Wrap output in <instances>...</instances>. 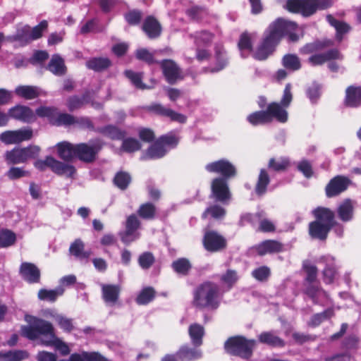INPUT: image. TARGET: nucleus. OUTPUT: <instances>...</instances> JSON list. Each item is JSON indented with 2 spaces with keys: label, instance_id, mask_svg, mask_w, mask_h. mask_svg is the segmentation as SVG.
Segmentation results:
<instances>
[{
  "label": "nucleus",
  "instance_id": "f03ea898",
  "mask_svg": "<svg viewBox=\"0 0 361 361\" xmlns=\"http://www.w3.org/2000/svg\"><path fill=\"white\" fill-rule=\"evenodd\" d=\"M312 214L315 220L309 224V235L313 239L326 240L337 224L336 213L329 207L319 206L312 211Z\"/></svg>",
  "mask_w": 361,
  "mask_h": 361
},
{
  "label": "nucleus",
  "instance_id": "2f4dec72",
  "mask_svg": "<svg viewBox=\"0 0 361 361\" xmlns=\"http://www.w3.org/2000/svg\"><path fill=\"white\" fill-rule=\"evenodd\" d=\"M15 94L26 100H32L41 95V90L37 86L19 85L16 88Z\"/></svg>",
  "mask_w": 361,
  "mask_h": 361
},
{
  "label": "nucleus",
  "instance_id": "9d476101",
  "mask_svg": "<svg viewBox=\"0 0 361 361\" xmlns=\"http://www.w3.org/2000/svg\"><path fill=\"white\" fill-rule=\"evenodd\" d=\"M211 197L216 202L224 205L229 204L232 193L230 190L228 180L216 177L211 182Z\"/></svg>",
  "mask_w": 361,
  "mask_h": 361
},
{
  "label": "nucleus",
  "instance_id": "0eeeda50",
  "mask_svg": "<svg viewBox=\"0 0 361 361\" xmlns=\"http://www.w3.org/2000/svg\"><path fill=\"white\" fill-rule=\"evenodd\" d=\"M34 166L40 171H44L49 168L57 175L66 176L68 178H73L77 171L74 166L61 162L51 156L46 157L45 159H37Z\"/></svg>",
  "mask_w": 361,
  "mask_h": 361
},
{
  "label": "nucleus",
  "instance_id": "c756f323",
  "mask_svg": "<svg viewBox=\"0 0 361 361\" xmlns=\"http://www.w3.org/2000/svg\"><path fill=\"white\" fill-rule=\"evenodd\" d=\"M120 291L118 285H102V300L106 304L115 305L119 298Z\"/></svg>",
  "mask_w": 361,
  "mask_h": 361
},
{
  "label": "nucleus",
  "instance_id": "20e7f679",
  "mask_svg": "<svg viewBox=\"0 0 361 361\" xmlns=\"http://www.w3.org/2000/svg\"><path fill=\"white\" fill-rule=\"evenodd\" d=\"M25 320L28 325L21 328V335L30 341H36L41 336H49V340L44 341L43 344L50 346L54 344L56 339L55 329L53 324L43 319L27 315Z\"/></svg>",
  "mask_w": 361,
  "mask_h": 361
},
{
  "label": "nucleus",
  "instance_id": "0e129e2a",
  "mask_svg": "<svg viewBox=\"0 0 361 361\" xmlns=\"http://www.w3.org/2000/svg\"><path fill=\"white\" fill-rule=\"evenodd\" d=\"M322 290V288L319 283L312 282L311 283H307L306 285V287L304 289V293L306 295L312 298V301L317 304L318 300V294Z\"/></svg>",
  "mask_w": 361,
  "mask_h": 361
},
{
  "label": "nucleus",
  "instance_id": "5fc2aeb1",
  "mask_svg": "<svg viewBox=\"0 0 361 361\" xmlns=\"http://www.w3.org/2000/svg\"><path fill=\"white\" fill-rule=\"evenodd\" d=\"M282 64L286 68L292 71L301 69L302 64L300 58L295 54H286L282 59Z\"/></svg>",
  "mask_w": 361,
  "mask_h": 361
},
{
  "label": "nucleus",
  "instance_id": "3c124183",
  "mask_svg": "<svg viewBox=\"0 0 361 361\" xmlns=\"http://www.w3.org/2000/svg\"><path fill=\"white\" fill-rule=\"evenodd\" d=\"M247 120L254 126L270 123L267 110L255 111L247 117Z\"/></svg>",
  "mask_w": 361,
  "mask_h": 361
},
{
  "label": "nucleus",
  "instance_id": "a19ab883",
  "mask_svg": "<svg viewBox=\"0 0 361 361\" xmlns=\"http://www.w3.org/2000/svg\"><path fill=\"white\" fill-rule=\"evenodd\" d=\"M64 294V288L59 286L56 289H39L38 298L42 301L55 302L56 300Z\"/></svg>",
  "mask_w": 361,
  "mask_h": 361
},
{
  "label": "nucleus",
  "instance_id": "69168bd1",
  "mask_svg": "<svg viewBox=\"0 0 361 361\" xmlns=\"http://www.w3.org/2000/svg\"><path fill=\"white\" fill-rule=\"evenodd\" d=\"M252 276L257 281H267L271 276V269L268 266L263 265L255 269L252 271Z\"/></svg>",
  "mask_w": 361,
  "mask_h": 361
},
{
  "label": "nucleus",
  "instance_id": "412c9836",
  "mask_svg": "<svg viewBox=\"0 0 361 361\" xmlns=\"http://www.w3.org/2000/svg\"><path fill=\"white\" fill-rule=\"evenodd\" d=\"M8 111L10 118L23 123H30L36 120L35 114L29 106L18 104Z\"/></svg>",
  "mask_w": 361,
  "mask_h": 361
},
{
  "label": "nucleus",
  "instance_id": "4d7b16f0",
  "mask_svg": "<svg viewBox=\"0 0 361 361\" xmlns=\"http://www.w3.org/2000/svg\"><path fill=\"white\" fill-rule=\"evenodd\" d=\"M141 148V143L134 137H125L122 140L121 149L125 152L133 153L140 150Z\"/></svg>",
  "mask_w": 361,
  "mask_h": 361
},
{
  "label": "nucleus",
  "instance_id": "bb28decb",
  "mask_svg": "<svg viewBox=\"0 0 361 361\" xmlns=\"http://www.w3.org/2000/svg\"><path fill=\"white\" fill-rule=\"evenodd\" d=\"M180 361H196L202 358V353L198 348L183 345L176 353Z\"/></svg>",
  "mask_w": 361,
  "mask_h": 361
},
{
  "label": "nucleus",
  "instance_id": "a18cd8bd",
  "mask_svg": "<svg viewBox=\"0 0 361 361\" xmlns=\"http://www.w3.org/2000/svg\"><path fill=\"white\" fill-rule=\"evenodd\" d=\"M124 75L128 78L131 84L138 90H148L151 87L146 85L142 82L143 73L134 72L131 70H126L124 71Z\"/></svg>",
  "mask_w": 361,
  "mask_h": 361
},
{
  "label": "nucleus",
  "instance_id": "49530a36",
  "mask_svg": "<svg viewBox=\"0 0 361 361\" xmlns=\"http://www.w3.org/2000/svg\"><path fill=\"white\" fill-rule=\"evenodd\" d=\"M59 110L54 106H40L36 109V115L40 118H47L50 124L55 125Z\"/></svg>",
  "mask_w": 361,
  "mask_h": 361
},
{
  "label": "nucleus",
  "instance_id": "6ab92c4d",
  "mask_svg": "<svg viewBox=\"0 0 361 361\" xmlns=\"http://www.w3.org/2000/svg\"><path fill=\"white\" fill-rule=\"evenodd\" d=\"M20 274L22 279L30 284L39 283L41 279V271L34 263L24 262L20 264Z\"/></svg>",
  "mask_w": 361,
  "mask_h": 361
},
{
  "label": "nucleus",
  "instance_id": "f704fd0d",
  "mask_svg": "<svg viewBox=\"0 0 361 361\" xmlns=\"http://www.w3.org/2000/svg\"><path fill=\"white\" fill-rule=\"evenodd\" d=\"M226 214V209L220 204H214L207 207L201 215L202 219H223Z\"/></svg>",
  "mask_w": 361,
  "mask_h": 361
},
{
  "label": "nucleus",
  "instance_id": "79ce46f5",
  "mask_svg": "<svg viewBox=\"0 0 361 361\" xmlns=\"http://www.w3.org/2000/svg\"><path fill=\"white\" fill-rule=\"evenodd\" d=\"M137 214L142 219L152 220L157 215V207L150 202L142 203L139 206Z\"/></svg>",
  "mask_w": 361,
  "mask_h": 361
},
{
  "label": "nucleus",
  "instance_id": "473e14b6",
  "mask_svg": "<svg viewBox=\"0 0 361 361\" xmlns=\"http://www.w3.org/2000/svg\"><path fill=\"white\" fill-rule=\"evenodd\" d=\"M327 20L336 30V40L338 42H341L343 40V36L348 34L350 30V25L345 22L340 21V20H337V18L331 16V14L327 16Z\"/></svg>",
  "mask_w": 361,
  "mask_h": 361
},
{
  "label": "nucleus",
  "instance_id": "4be33fe9",
  "mask_svg": "<svg viewBox=\"0 0 361 361\" xmlns=\"http://www.w3.org/2000/svg\"><path fill=\"white\" fill-rule=\"evenodd\" d=\"M88 104H91L92 106L94 105L92 92L89 90L85 91L81 97L72 95L66 99V107L71 112L80 109Z\"/></svg>",
  "mask_w": 361,
  "mask_h": 361
},
{
  "label": "nucleus",
  "instance_id": "f257e3e1",
  "mask_svg": "<svg viewBox=\"0 0 361 361\" xmlns=\"http://www.w3.org/2000/svg\"><path fill=\"white\" fill-rule=\"evenodd\" d=\"M293 29V22L279 17L272 22L264 33L262 42L254 54L257 61H264L275 51L287 32Z\"/></svg>",
  "mask_w": 361,
  "mask_h": 361
},
{
  "label": "nucleus",
  "instance_id": "dca6fc26",
  "mask_svg": "<svg viewBox=\"0 0 361 361\" xmlns=\"http://www.w3.org/2000/svg\"><path fill=\"white\" fill-rule=\"evenodd\" d=\"M32 129H20L17 130H6L0 135L1 142L6 145L18 144L32 139Z\"/></svg>",
  "mask_w": 361,
  "mask_h": 361
},
{
  "label": "nucleus",
  "instance_id": "39448f33",
  "mask_svg": "<svg viewBox=\"0 0 361 361\" xmlns=\"http://www.w3.org/2000/svg\"><path fill=\"white\" fill-rule=\"evenodd\" d=\"M255 346V340L247 339L243 336H234L229 337L225 341L224 348L225 352L231 356L249 360L253 355Z\"/></svg>",
  "mask_w": 361,
  "mask_h": 361
},
{
  "label": "nucleus",
  "instance_id": "ea45409f",
  "mask_svg": "<svg viewBox=\"0 0 361 361\" xmlns=\"http://www.w3.org/2000/svg\"><path fill=\"white\" fill-rule=\"evenodd\" d=\"M47 69L56 75H63L66 74L67 68L64 64V60L59 55L56 54L52 56Z\"/></svg>",
  "mask_w": 361,
  "mask_h": 361
},
{
  "label": "nucleus",
  "instance_id": "7c9ffc66",
  "mask_svg": "<svg viewBox=\"0 0 361 361\" xmlns=\"http://www.w3.org/2000/svg\"><path fill=\"white\" fill-rule=\"evenodd\" d=\"M204 334L205 331L204 327L199 324H192L188 327V335L191 343L195 348H199L202 345Z\"/></svg>",
  "mask_w": 361,
  "mask_h": 361
},
{
  "label": "nucleus",
  "instance_id": "13d9d810",
  "mask_svg": "<svg viewBox=\"0 0 361 361\" xmlns=\"http://www.w3.org/2000/svg\"><path fill=\"white\" fill-rule=\"evenodd\" d=\"M16 241V234L11 230L3 229L0 231V247H7Z\"/></svg>",
  "mask_w": 361,
  "mask_h": 361
},
{
  "label": "nucleus",
  "instance_id": "09e8293b",
  "mask_svg": "<svg viewBox=\"0 0 361 361\" xmlns=\"http://www.w3.org/2000/svg\"><path fill=\"white\" fill-rule=\"evenodd\" d=\"M290 165V159L286 157L279 158H271L268 163V168L276 171H285Z\"/></svg>",
  "mask_w": 361,
  "mask_h": 361
},
{
  "label": "nucleus",
  "instance_id": "b1692460",
  "mask_svg": "<svg viewBox=\"0 0 361 361\" xmlns=\"http://www.w3.org/2000/svg\"><path fill=\"white\" fill-rule=\"evenodd\" d=\"M335 42L332 39H324L322 40L317 39L313 42L308 43L302 47L300 53L303 55L318 54V52H321L326 49L334 47Z\"/></svg>",
  "mask_w": 361,
  "mask_h": 361
},
{
  "label": "nucleus",
  "instance_id": "c9c22d12",
  "mask_svg": "<svg viewBox=\"0 0 361 361\" xmlns=\"http://www.w3.org/2000/svg\"><path fill=\"white\" fill-rule=\"evenodd\" d=\"M57 150L59 158L65 161H71L75 158V145L71 142H59L57 145Z\"/></svg>",
  "mask_w": 361,
  "mask_h": 361
},
{
  "label": "nucleus",
  "instance_id": "1a4fd4ad",
  "mask_svg": "<svg viewBox=\"0 0 361 361\" xmlns=\"http://www.w3.org/2000/svg\"><path fill=\"white\" fill-rule=\"evenodd\" d=\"M103 142L100 139L90 140L89 143L76 144V158L85 163H92L101 150Z\"/></svg>",
  "mask_w": 361,
  "mask_h": 361
},
{
  "label": "nucleus",
  "instance_id": "4468645a",
  "mask_svg": "<svg viewBox=\"0 0 361 361\" xmlns=\"http://www.w3.org/2000/svg\"><path fill=\"white\" fill-rule=\"evenodd\" d=\"M352 180L345 176L337 175L332 178L325 187L327 197L331 198L340 195L348 190Z\"/></svg>",
  "mask_w": 361,
  "mask_h": 361
},
{
  "label": "nucleus",
  "instance_id": "338daca9",
  "mask_svg": "<svg viewBox=\"0 0 361 361\" xmlns=\"http://www.w3.org/2000/svg\"><path fill=\"white\" fill-rule=\"evenodd\" d=\"M238 47L240 51H247L251 52L253 51L252 39L250 34L247 32L241 34L238 43Z\"/></svg>",
  "mask_w": 361,
  "mask_h": 361
},
{
  "label": "nucleus",
  "instance_id": "a211bd4d",
  "mask_svg": "<svg viewBox=\"0 0 361 361\" xmlns=\"http://www.w3.org/2000/svg\"><path fill=\"white\" fill-rule=\"evenodd\" d=\"M141 30L149 39H157L162 33L161 23L153 16H147L144 18Z\"/></svg>",
  "mask_w": 361,
  "mask_h": 361
},
{
  "label": "nucleus",
  "instance_id": "a878e982",
  "mask_svg": "<svg viewBox=\"0 0 361 361\" xmlns=\"http://www.w3.org/2000/svg\"><path fill=\"white\" fill-rule=\"evenodd\" d=\"M262 212H256L255 214H247L245 216V219L252 224L255 221H259L258 231L264 233H271L276 231V226L272 221L269 219L263 218Z\"/></svg>",
  "mask_w": 361,
  "mask_h": 361
},
{
  "label": "nucleus",
  "instance_id": "393cba45",
  "mask_svg": "<svg viewBox=\"0 0 361 361\" xmlns=\"http://www.w3.org/2000/svg\"><path fill=\"white\" fill-rule=\"evenodd\" d=\"M266 110L270 123L276 120L279 123H284L288 120V113L286 110V107L278 102H274L269 104Z\"/></svg>",
  "mask_w": 361,
  "mask_h": 361
},
{
  "label": "nucleus",
  "instance_id": "864d4df0",
  "mask_svg": "<svg viewBox=\"0 0 361 361\" xmlns=\"http://www.w3.org/2000/svg\"><path fill=\"white\" fill-rule=\"evenodd\" d=\"M143 13L137 8L128 10L127 13L123 14V18L129 26H137L142 22Z\"/></svg>",
  "mask_w": 361,
  "mask_h": 361
},
{
  "label": "nucleus",
  "instance_id": "423d86ee",
  "mask_svg": "<svg viewBox=\"0 0 361 361\" xmlns=\"http://www.w3.org/2000/svg\"><path fill=\"white\" fill-rule=\"evenodd\" d=\"M41 148L37 145L25 147H14L5 152L4 159L8 165L25 164L30 159H36L39 156Z\"/></svg>",
  "mask_w": 361,
  "mask_h": 361
},
{
  "label": "nucleus",
  "instance_id": "72a5a7b5",
  "mask_svg": "<svg viewBox=\"0 0 361 361\" xmlns=\"http://www.w3.org/2000/svg\"><path fill=\"white\" fill-rule=\"evenodd\" d=\"M353 204L350 199H345L337 208V213L340 220L343 222H348L353 219Z\"/></svg>",
  "mask_w": 361,
  "mask_h": 361
},
{
  "label": "nucleus",
  "instance_id": "aec40b11",
  "mask_svg": "<svg viewBox=\"0 0 361 361\" xmlns=\"http://www.w3.org/2000/svg\"><path fill=\"white\" fill-rule=\"evenodd\" d=\"M343 104L347 108L357 109L361 106V85H351L345 88Z\"/></svg>",
  "mask_w": 361,
  "mask_h": 361
},
{
  "label": "nucleus",
  "instance_id": "603ef678",
  "mask_svg": "<svg viewBox=\"0 0 361 361\" xmlns=\"http://www.w3.org/2000/svg\"><path fill=\"white\" fill-rule=\"evenodd\" d=\"M11 41L19 42L22 47L29 44L32 42L30 35V27H25L18 30L16 33L11 37Z\"/></svg>",
  "mask_w": 361,
  "mask_h": 361
},
{
  "label": "nucleus",
  "instance_id": "f8f14e48",
  "mask_svg": "<svg viewBox=\"0 0 361 361\" xmlns=\"http://www.w3.org/2000/svg\"><path fill=\"white\" fill-rule=\"evenodd\" d=\"M202 245L204 249L210 252H216L226 248V238L214 230H205L202 238Z\"/></svg>",
  "mask_w": 361,
  "mask_h": 361
},
{
  "label": "nucleus",
  "instance_id": "4c0bfd02",
  "mask_svg": "<svg viewBox=\"0 0 361 361\" xmlns=\"http://www.w3.org/2000/svg\"><path fill=\"white\" fill-rule=\"evenodd\" d=\"M29 356L28 352L23 350L0 351V361H23Z\"/></svg>",
  "mask_w": 361,
  "mask_h": 361
},
{
  "label": "nucleus",
  "instance_id": "c85d7f7f",
  "mask_svg": "<svg viewBox=\"0 0 361 361\" xmlns=\"http://www.w3.org/2000/svg\"><path fill=\"white\" fill-rule=\"evenodd\" d=\"M258 341L260 343L271 348H284L286 346L285 341L276 335L274 331L261 333L258 336Z\"/></svg>",
  "mask_w": 361,
  "mask_h": 361
},
{
  "label": "nucleus",
  "instance_id": "58836bf2",
  "mask_svg": "<svg viewBox=\"0 0 361 361\" xmlns=\"http://www.w3.org/2000/svg\"><path fill=\"white\" fill-rule=\"evenodd\" d=\"M270 176L267 171L262 169L257 178V181L255 188L256 194L261 197L264 195L267 191V187L270 183Z\"/></svg>",
  "mask_w": 361,
  "mask_h": 361
},
{
  "label": "nucleus",
  "instance_id": "de8ad7c7",
  "mask_svg": "<svg viewBox=\"0 0 361 361\" xmlns=\"http://www.w3.org/2000/svg\"><path fill=\"white\" fill-rule=\"evenodd\" d=\"M171 267L177 274L181 276H188L192 268V264L188 259L180 257L172 262Z\"/></svg>",
  "mask_w": 361,
  "mask_h": 361
},
{
  "label": "nucleus",
  "instance_id": "9b49d317",
  "mask_svg": "<svg viewBox=\"0 0 361 361\" xmlns=\"http://www.w3.org/2000/svg\"><path fill=\"white\" fill-rule=\"evenodd\" d=\"M205 169L209 173L220 174V178L229 180L237 176L236 167L228 159H221L207 164Z\"/></svg>",
  "mask_w": 361,
  "mask_h": 361
},
{
  "label": "nucleus",
  "instance_id": "8fccbe9b",
  "mask_svg": "<svg viewBox=\"0 0 361 361\" xmlns=\"http://www.w3.org/2000/svg\"><path fill=\"white\" fill-rule=\"evenodd\" d=\"M130 182L131 176L126 171H118L113 178L114 185L121 190L127 189Z\"/></svg>",
  "mask_w": 361,
  "mask_h": 361
},
{
  "label": "nucleus",
  "instance_id": "ddd939ff",
  "mask_svg": "<svg viewBox=\"0 0 361 361\" xmlns=\"http://www.w3.org/2000/svg\"><path fill=\"white\" fill-rule=\"evenodd\" d=\"M147 112L159 117L168 118L171 121L185 123L187 117L160 103H152L145 107Z\"/></svg>",
  "mask_w": 361,
  "mask_h": 361
},
{
  "label": "nucleus",
  "instance_id": "680f3d73",
  "mask_svg": "<svg viewBox=\"0 0 361 361\" xmlns=\"http://www.w3.org/2000/svg\"><path fill=\"white\" fill-rule=\"evenodd\" d=\"M155 262V257L152 252L145 251L142 252L137 258L139 266L143 269H149Z\"/></svg>",
  "mask_w": 361,
  "mask_h": 361
},
{
  "label": "nucleus",
  "instance_id": "c03bdc74",
  "mask_svg": "<svg viewBox=\"0 0 361 361\" xmlns=\"http://www.w3.org/2000/svg\"><path fill=\"white\" fill-rule=\"evenodd\" d=\"M156 292L152 286H146L140 290L135 298V302L138 305H147L155 298Z\"/></svg>",
  "mask_w": 361,
  "mask_h": 361
},
{
  "label": "nucleus",
  "instance_id": "37998d69",
  "mask_svg": "<svg viewBox=\"0 0 361 361\" xmlns=\"http://www.w3.org/2000/svg\"><path fill=\"white\" fill-rule=\"evenodd\" d=\"M168 152L166 148H164L162 145L157 139L147 149L145 156L150 159H160L164 157Z\"/></svg>",
  "mask_w": 361,
  "mask_h": 361
},
{
  "label": "nucleus",
  "instance_id": "052dcab7",
  "mask_svg": "<svg viewBox=\"0 0 361 361\" xmlns=\"http://www.w3.org/2000/svg\"><path fill=\"white\" fill-rule=\"evenodd\" d=\"M69 252H71V254H73L78 257L87 258L89 256V252H85L84 243L80 238L76 239L71 243V246H69Z\"/></svg>",
  "mask_w": 361,
  "mask_h": 361
},
{
  "label": "nucleus",
  "instance_id": "2eb2a0df",
  "mask_svg": "<svg viewBox=\"0 0 361 361\" xmlns=\"http://www.w3.org/2000/svg\"><path fill=\"white\" fill-rule=\"evenodd\" d=\"M159 65L165 80L169 84L174 85L178 80L183 79L181 69L173 60L164 59L159 61Z\"/></svg>",
  "mask_w": 361,
  "mask_h": 361
},
{
  "label": "nucleus",
  "instance_id": "6e6552de",
  "mask_svg": "<svg viewBox=\"0 0 361 361\" xmlns=\"http://www.w3.org/2000/svg\"><path fill=\"white\" fill-rule=\"evenodd\" d=\"M343 54L338 48H333L326 52L319 53L311 56L308 59V62L312 66H319L329 62L328 64L329 69L333 73H338L340 69L339 65L334 61H342Z\"/></svg>",
  "mask_w": 361,
  "mask_h": 361
},
{
  "label": "nucleus",
  "instance_id": "cd10ccee",
  "mask_svg": "<svg viewBox=\"0 0 361 361\" xmlns=\"http://www.w3.org/2000/svg\"><path fill=\"white\" fill-rule=\"evenodd\" d=\"M96 131L111 140H122L127 135L126 130L111 124L99 128Z\"/></svg>",
  "mask_w": 361,
  "mask_h": 361
},
{
  "label": "nucleus",
  "instance_id": "7ed1b4c3",
  "mask_svg": "<svg viewBox=\"0 0 361 361\" xmlns=\"http://www.w3.org/2000/svg\"><path fill=\"white\" fill-rule=\"evenodd\" d=\"M192 305L198 310H217L220 306V288L212 281H204L193 290Z\"/></svg>",
  "mask_w": 361,
  "mask_h": 361
},
{
  "label": "nucleus",
  "instance_id": "6e6d98bb",
  "mask_svg": "<svg viewBox=\"0 0 361 361\" xmlns=\"http://www.w3.org/2000/svg\"><path fill=\"white\" fill-rule=\"evenodd\" d=\"M135 59L148 66L159 64V61L154 59V54L145 48L138 49L135 52Z\"/></svg>",
  "mask_w": 361,
  "mask_h": 361
},
{
  "label": "nucleus",
  "instance_id": "774afa93",
  "mask_svg": "<svg viewBox=\"0 0 361 361\" xmlns=\"http://www.w3.org/2000/svg\"><path fill=\"white\" fill-rule=\"evenodd\" d=\"M30 175V171L25 170L22 167L13 166L6 172V176L10 180H17Z\"/></svg>",
  "mask_w": 361,
  "mask_h": 361
},
{
  "label": "nucleus",
  "instance_id": "e2e57ef3",
  "mask_svg": "<svg viewBox=\"0 0 361 361\" xmlns=\"http://www.w3.org/2000/svg\"><path fill=\"white\" fill-rule=\"evenodd\" d=\"M159 142L162 145L164 148L173 149L177 147L179 139L173 133L161 135L157 138Z\"/></svg>",
  "mask_w": 361,
  "mask_h": 361
},
{
  "label": "nucleus",
  "instance_id": "e433bc0d",
  "mask_svg": "<svg viewBox=\"0 0 361 361\" xmlns=\"http://www.w3.org/2000/svg\"><path fill=\"white\" fill-rule=\"evenodd\" d=\"M111 66V61L108 58L94 57L86 61L87 69L94 72H102Z\"/></svg>",
  "mask_w": 361,
  "mask_h": 361
},
{
  "label": "nucleus",
  "instance_id": "f3484780",
  "mask_svg": "<svg viewBox=\"0 0 361 361\" xmlns=\"http://www.w3.org/2000/svg\"><path fill=\"white\" fill-rule=\"evenodd\" d=\"M333 5L332 0H302L301 15L307 18L317 11H324Z\"/></svg>",
  "mask_w": 361,
  "mask_h": 361
},
{
  "label": "nucleus",
  "instance_id": "bf43d9fd",
  "mask_svg": "<svg viewBox=\"0 0 361 361\" xmlns=\"http://www.w3.org/2000/svg\"><path fill=\"white\" fill-rule=\"evenodd\" d=\"M215 58L216 60V68L215 71L223 70L228 64L226 51L223 47L216 46L214 48Z\"/></svg>",
  "mask_w": 361,
  "mask_h": 361
},
{
  "label": "nucleus",
  "instance_id": "5701e85b",
  "mask_svg": "<svg viewBox=\"0 0 361 361\" xmlns=\"http://www.w3.org/2000/svg\"><path fill=\"white\" fill-rule=\"evenodd\" d=\"M255 249L258 255L264 256L267 254H276L283 252L284 245L277 240L267 239L255 245Z\"/></svg>",
  "mask_w": 361,
  "mask_h": 361
}]
</instances>
